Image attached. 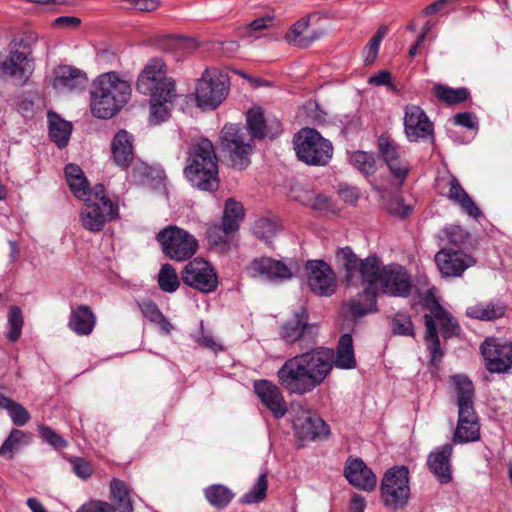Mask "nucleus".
<instances>
[{"label": "nucleus", "mask_w": 512, "mask_h": 512, "mask_svg": "<svg viewBox=\"0 0 512 512\" xmlns=\"http://www.w3.org/2000/svg\"><path fill=\"white\" fill-rule=\"evenodd\" d=\"M174 99H157L150 97V122L153 124H159L165 121L169 116V107Z\"/></svg>", "instance_id": "nucleus-47"}, {"label": "nucleus", "mask_w": 512, "mask_h": 512, "mask_svg": "<svg viewBox=\"0 0 512 512\" xmlns=\"http://www.w3.org/2000/svg\"><path fill=\"white\" fill-rule=\"evenodd\" d=\"M81 24V20L75 16H60L56 18L53 25L61 28H77Z\"/></svg>", "instance_id": "nucleus-61"}, {"label": "nucleus", "mask_w": 512, "mask_h": 512, "mask_svg": "<svg viewBox=\"0 0 512 512\" xmlns=\"http://www.w3.org/2000/svg\"><path fill=\"white\" fill-rule=\"evenodd\" d=\"M157 240L164 254L172 260L185 261L198 249V242L193 235L177 226H169L157 234Z\"/></svg>", "instance_id": "nucleus-11"}, {"label": "nucleus", "mask_w": 512, "mask_h": 512, "mask_svg": "<svg viewBox=\"0 0 512 512\" xmlns=\"http://www.w3.org/2000/svg\"><path fill=\"white\" fill-rule=\"evenodd\" d=\"M381 501L390 510L405 507L410 497L409 470L406 466L388 469L380 484Z\"/></svg>", "instance_id": "nucleus-9"}, {"label": "nucleus", "mask_w": 512, "mask_h": 512, "mask_svg": "<svg viewBox=\"0 0 512 512\" xmlns=\"http://www.w3.org/2000/svg\"><path fill=\"white\" fill-rule=\"evenodd\" d=\"M506 306L497 302H479L466 309L469 318L481 321H493L504 316Z\"/></svg>", "instance_id": "nucleus-34"}, {"label": "nucleus", "mask_w": 512, "mask_h": 512, "mask_svg": "<svg viewBox=\"0 0 512 512\" xmlns=\"http://www.w3.org/2000/svg\"><path fill=\"white\" fill-rule=\"evenodd\" d=\"M297 436L303 440H315L326 437L329 433L328 425L317 415L302 411L293 421Z\"/></svg>", "instance_id": "nucleus-29"}, {"label": "nucleus", "mask_w": 512, "mask_h": 512, "mask_svg": "<svg viewBox=\"0 0 512 512\" xmlns=\"http://www.w3.org/2000/svg\"><path fill=\"white\" fill-rule=\"evenodd\" d=\"M445 235L452 245L461 247L466 244L469 234L459 225H451L445 229Z\"/></svg>", "instance_id": "nucleus-50"}, {"label": "nucleus", "mask_w": 512, "mask_h": 512, "mask_svg": "<svg viewBox=\"0 0 512 512\" xmlns=\"http://www.w3.org/2000/svg\"><path fill=\"white\" fill-rule=\"evenodd\" d=\"M296 357L314 388L320 386L332 371L334 351L330 348L317 347Z\"/></svg>", "instance_id": "nucleus-12"}, {"label": "nucleus", "mask_w": 512, "mask_h": 512, "mask_svg": "<svg viewBox=\"0 0 512 512\" xmlns=\"http://www.w3.org/2000/svg\"><path fill=\"white\" fill-rule=\"evenodd\" d=\"M204 495L210 505L216 509L226 507L233 499L234 493L222 484H213L205 488Z\"/></svg>", "instance_id": "nucleus-39"}, {"label": "nucleus", "mask_w": 512, "mask_h": 512, "mask_svg": "<svg viewBox=\"0 0 512 512\" xmlns=\"http://www.w3.org/2000/svg\"><path fill=\"white\" fill-rule=\"evenodd\" d=\"M366 507L365 499L361 495L355 494L350 501L349 512H364Z\"/></svg>", "instance_id": "nucleus-64"}, {"label": "nucleus", "mask_w": 512, "mask_h": 512, "mask_svg": "<svg viewBox=\"0 0 512 512\" xmlns=\"http://www.w3.org/2000/svg\"><path fill=\"white\" fill-rule=\"evenodd\" d=\"M318 326L308 323V312L300 307L281 327L280 335L287 343L299 341L301 349H307L315 343L318 335Z\"/></svg>", "instance_id": "nucleus-14"}, {"label": "nucleus", "mask_w": 512, "mask_h": 512, "mask_svg": "<svg viewBox=\"0 0 512 512\" xmlns=\"http://www.w3.org/2000/svg\"><path fill=\"white\" fill-rule=\"evenodd\" d=\"M243 216L244 210L242 205L231 198L227 199L225 202L222 225L214 224L211 225L207 230V237L209 241L219 242L221 240V238L216 239L214 237L217 232L224 234H231L235 232L238 229L239 223L242 221Z\"/></svg>", "instance_id": "nucleus-28"}, {"label": "nucleus", "mask_w": 512, "mask_h": 512, "mask_svg": "<svg viewBox=\"0 0 512 512\" xmlns=\"http://www.w3.org/2000/svg\"><path fill=\"white\" fill-rule=\"evenodd\" d=\"M158 284L161 290L168 293L175 292L178 289L180 280L172 265L168 263L162 265L158 274Z\"/></svg>", "instance_id": "nucleus-43"}, {"label": "nucleus", "mask_w": 512, "mask_h": 512, "mask_svg": "<svg viewBox=\"0 0 512 512\" xmlns=\"http://www.w3.org/2000/svg\"><path fill=\"white\" fill-rule=\"evenodd\" d=\"M136 89L155 100L176 97L175 83L167 77V67L161 58H152L145 64L138 76Z\"/></svg>", "instance_id": "nucleus-7"}, {"label": "nucleus", "mask_w": 512, "mask_h": 512, "mask_svg": "<svg viewBox=\"0 0 512 512\" xmlns=\"http://www.w3.org/2000/svg\"><path fill=\"white\" fill-rule=\"evenodd\" d=\"M118 217V207L112 201L87 202L80 212L82 226L93 233L101 231L105 224Z\"/></svg>", "instance_id": "nucleus-18"}, {"label": "nucleus", "mask_w": 512, "mask_h": 512, "mask_svg": "<svg viewBox=\"0 0 512 512\" xmlns=\"http://www.w3.org/2000/svg\"><path fill=\"white\" fill-rule=\"evenodd\" d=\"M140 309L143 315L151 322L156 323L161 317L163 313L159 310L157 305L152 301H144L140 304Z\"/></svg>", "instance_id": "nucleus-57"}, {"label": "nucleus", "mask_w": 512, "mask_h": 512, "mask_svg": "<svg viewBox=\"0 0 512 512\" xmlns=\"http://www.w3.org/2000/svg\"><path fill=\"white\" fill-rule=\"evenodd\" d=\"M340 195L345 202L350 204L356 203L359 198L358 190L355 187L341 186Z\"/></svg>", "instance_id": "nucleus-63"}, {"label": "nucleus", "mask_w": 512, "mask_h": 512, "mask_svg": "<svg viewBox=\"0 0 512 512\" xmlns=\"http://www.w3.org/2000/svg\"><path fill=\"white\" fill-rule=\"evenodd\" d=\"M39 432L41 438L53 447L63 448L66 446L65 440L60 435L55 433L51 428L47 426H41L39 428Z\"/></svg>", "instance_id": "nucleus-54"}, {"label": "nucleus", "mask_w": 512, "mask_h": 512, "mask_svg": "<svg viewBox=\"0 0 512 512\" xmlns=\"http://www.w3.org/2000/svg\"><path fill=\"white\" fill-rule=\"evenodd\" d=\"M297 158L307 165L325 166L333 155L331 142L313 128H304L294 137Z\"/></svg>", "instance_id": "nucleus-8"}, {"label": "nucleus", "mask_w": 512, "mask_h": 512, "mask_svg": "<svg viewBox=\"0 0 512 512\" xmlns=\"http://www.w3.org/2000/svg\"><path fill=\"white\" fill-rule=\"evenodd\" d=\"M246 122L250 136L236 124H226L221 131L222 148L228 153L233 167L238 169H245L251 163L250 156L254 150L252 139L274 138L281 132L280 122L275 118H265L260 107L248 110Z\"/></svg>", "instance_id": "nucleus-2"}, {"label": "nucleus", "mask_w": 512, "mask_h": 512, "mask_svg": "<svg viewBox=\"0 0 512 512\" xmlns=\"http://www.w3.org/2000/svg\"><path fill=\"white\" fill-rule=\"evenodd\" d=\"M333 366L344 370L354 369L356 367L353 340L350 334H343L340 337L336 352H334Z\"/></svg>", "instance_id": "nucleus-35"}, {"label": "nucleus", "mask_w": 512, "mask_h": 512, "mask_svg": "<svg viewBox=\"0 0 512 512\" xmlns=\"http://www.w3.org/2000/svg\"><path fill=\"white\" fill-rule=\"evenodd\" d=\"M303 205L309 206L314 210H326L329 208V198L322 194L307 193V197L301 199Z\"/></svg>", "instance_id": "nucleus-52"}, {"label": "nucleus", "mask_w": 512, "mask_h": 512, "mask_svg": "<svg viewBox=\"0 0 512 512\" xmlns=\"http://www.w3.org/2000/svg\"><path fill=\"white\" fill-rule=\"evenodd\" d=\"M113 160L119 167L126 168L134 159L133 136L126 130H120L112 140Z\"/></svg>", "instance_id": "nucleus-31"}, {"label": "nucleus", "mask_w": 512, "mask_h": 512, "mask_svg": "<svg viewBox=\"0 0 512 512\" xmlns=\"http://www.w3.org/2000/svg\"><path fill=\"white\" fill-rule=\"evenodd\" d=\"M456 1L457 0H437V1L429 4L428 6H426L425 9L422 11V14L424 16H428V15H431L434 13L441 12L447 4L453 3Z\"/></svg>", "instance_id": "nucleus-62"}, {"label": "nucleus", "mask_w": 512, "mask_h": 512, "mask_svg": "<svg viewBox=\"0 0 512 512\" xmlns=\"http://www.w3.org/2000/svg\"><path fill=\"white\" fill-rule=\"evenodd\" d=\"M352 286L351 284H348ZM358 285H364L362 293H358L353 299H351L346 306L349 308L350 313L354 317H361L367 313L376 311V289L370 283H358Z\"/></svg>", "instance_id": "nucleus-30"}, {"label": "nucleus", "mask_w": 512, "mask_h": 512, "mask_svg": "<svg viewBox=\"0 0 512 512\" xmlns=\"http://www.w3.org/2000/svg\"><path fill=\"white\" fill-rule=\"evenodd\" d=\"M96 322L95 315L86 305L78 306L71 310L68 327L79 336L91 334Z\"/></svg>", "instance_id": "nucleus-33"}, {"label": "nucleus", "mask_w": 512, "mask_h": 512, "mask_svg": "<svg viewBox=\"0 0 512 512\" xmlns=\"http://www.w3.org/2000/svg\"><path fill=\"white\" fill-rule=\"evenodd\" d=\"M229 83L226 75L216 69L205 70L196 86V101L200 108L215 109L228 94Z\"/></svg>", "instance_id": "nucleus-10"}, {"label": "nucleus", "mask_w": 512, "mask_h": 512, "mask_svg": "<svg viewBox=\"0 0 512 512\" xmlns=\"http://www.w3.org/2000/svg\"><path fill=\"white\" fill-rule=\"evenodd\" d=\"M183 173L194 188L201 191H215L218 188V157L210 140L202 138L192 143Z\"/></svg>", "instance_id": "nucleus-3"}, {"label": "nucleus", "mask_w": 512, "mask_h": 512, "mask_svg": "<svg viewBox=\"0 0 512 512\" xmlns=\"http://www.w3.org/2000/svg\"><path fill=\"white\" fill-rule=\"evenodd\" d=\"M29 55V51L11 49L8 56L0 61V77L16 85H24L34 70V62Z\"/></svg>", "instance_id": "nucleus-15"}, {"label": "nucleus", "mask_w": 512, "mask_h": 512, "mask_svg": "<svg viewBox=\"0 0 512 512\" xmlns=\"http://www.w3.org/2000/svg\"><path fill=\"white\" fill-rule=\"evenodd\" d=\"M73 194L80 200L89 201L90 196L89 186L85 176L77 178L75 181H67Z\"/></svg>", "instance_id": "nucleus-53"}, {"label": "nucleus", "mask_w": 512, "mask_h": 512, "mask_svg": "<svg viewBox=\"0 0 512 512\" xmlns=\"http://www.w3.org/2000/svg\"><path fill=\"white\" fill-rule=\"evenodd\" d=\"M388 29L386 26H380L377 32L373 35L370 41L363 49V58L366 65L372 64L378 55L379 47L383 38L387 35Z\"/></svg>", "instance_id": "nucleus-45"}, {"label": "nucleus", "mask_w": 512, "mask_h": 512, "mask_svg": "<svg viewBox=\"0 0 512 512\" xmlns=\"http://www.w3.org/2000/svg\"><path fill=\"white\" fill-rule=\"evenodd\" d=\"M277 375L280 385L291 394L304 395L315 389L296 356L287 359Z\"/></svg>", "instance_id": "nucleus-16"}, {"label": "nucleus", "mask_w": 512, "mask_h": 512, "mask_svg": "<svg viewBox=\"0 0 512 512\" xmlns=\"http://www.w3.org/2000/svg\"><path fill=\"white\" fill-rule=\"evenodd\" d=\"M430 314L424 315L425 336L427 348L431 355V365L437 367L443 357L440 340L435 322L440 325L444 338H450L458 334L459 325L435 299L428 302Z\"/></svg>", "instance_id": "nucleus-6"}, {"label": "nucleus", "mask_w": 512, "mask_h": 512, "mask_svg": "<svg viewBox=\"0 0 512 512\" xmlns=\"http://www.w3.org/2000/svg\"><path fill=\"white\" fill-rule=\"evenodd\" d=\"M394 334L402 336H414V328L410 317L405 314H397L392 320Z\"/></svg>", "instance_id": "nucleus-49"}, {"label": "nucleus", "mask_w": 512, "mask_h": 512, "mask_svg": "<svg viewBox=\"0 0 512 512\" xmlns=\"http://www.w3.org/2000/svg\"><path fill=\"white\" fill-rule=\"evenodd\" d=\"M308 27V19L297 21L285 34V40L294 46L301 48L309 47L315 40L321 37V33L314 31L310 36H304L303 34L307 31Z\"/></svg>", "instance_id": "nucleus-36"}, {"label": "nucleus", "mask_w": 512, "mask_h": 512, "mask_svg": "<svg viewBox=\"0 0 512 512\" xmlns=\"http://www.w3.org/2000/svg\"><path fill=\"white\" fill-rule=\"evenodd\" d=\"M77 512H114V508L107 502L92 501L82 505Z\"/></svg>", "instance_id": "nucleus-58"}, {"label": "nucleus", "mask_w": 512, "mask_h": 512, "mask_svg": "<svg viewBox=\"0 0 512 512\" xmlns=\"http://www.w3.org/2000/svg\"><path fill=\"white\" fill-rule=\"evenodd\" d=\"M247 271L250 276L267 281H284L293 277V272L286 263L270 257L254 259Z\"/></svg>", "instance_id": "nucleus-23"}, {"label": "nucleus", "mask_w": 512, "mask_h": 512, "mask_svg": "<svg viewBox=\"0 0 512 512\" xmlns=\"http://www.w3.org/2000/svg\"><path fill=\"white\" fill-rule=\"evenodd\" d=\"M279 231V223L276 220L269 218H260L256 220L252 227L254 236L267 245L271 244L272 238H274Z\"/></svg>", "instance_id": "nucleus-40"}, {"label": "nucleus", "mask_w": 512, "mask_h": 512, "mask_svg": "<svg viewBox=\"0 0 512 512\" xmlns=\"http://www.w3.org/2000/svg\"><path fill=\"white\" fill-rule=\"evenodd\" d=\"M268 489L267 474H260L253 487L241 497V503H258L265 499Z\"/></svg>", "instance_id": "nucleus-44"}, {"label": "nucleus", "mask_w": 512, "mask_h": 512, "mask_svg": "<svg viewBox=\"0 0 512 512\" xmlns=\"http://www.w3.org/2000/svg\"><path fill=\"white\" fill-rule=\"evenodd\" d=\"M452 452L453 444L446 443L436 447L428 455L427 465L441 484H447L452 480V466L450 462Z\"/></svg>", "instance_id": "nucleus-27"}, {"label": "nucleus", "mask_w": 512, "mask_h": 512, "mask_svg": "<svg viewBox=\"0 0 512 512\" xmlns=\"http://www.w3.org/2000/svg\"><path fill=\"white\" fill-rule=\"evenodd\" d=\"M131 85L115 72L99 75L92 84L91 113L100 119L113 117L130 99Z\"/></svg>", "instance_id": "nucleus-4"}, {"label": "nucleus", "mask_w": 512, "mask_h": 512, "mask_svg": "<svg viewBox=\"0 0 512 512\" xmlns=\"http://www.w3.org/2000/svg\"><path fill=\"white\" fill-rule=\"evenodd\" d=\"M337 263L344 269V280L351 285L370 283L375 289L396 297H407L411 291L410 277L399 265L382 266L375 256L359 259L350 247L337 250Z\"/></svg>", "instance_id": "nucleus-1"}, {"label": "nucleus", "mask_w": 512, "mask_h": 512, "mask_svg": "<svg viewBox=\"0 0 512 512\" xmlns=\"http://www.w3.org/2000/svg\"><path fill=\"white\" fill-rule=\"evenodd\" d=\"M73 472L82 479H87L92 475L90 464L82 458H74L70 461Z\"/></svg>", "instance_id": "nucleus-56"}, {"label": "nucleus", "mask_w": 512, "mask_h": 512, "mask_svg": "<svg viewBox=\"0 0 512 512\" xmlns=\"http://www.w3.org/2000/svg\"><path fill=\"white\" fill-rule=\"evenodd\" d=\"M435 262L443 277H459L475 264L472 256L459 249L443 248L435 255Z\"/></svg>", "instance_id": "nucleus-19"}, {"label": "nucleus", "mask_w": 512, "mask_h": 512, "mask_svg": "<svg viewBox=\"0 0 512 512\" xmlns=\"http://www.w3.org/2000/svg\"><path fill=\"white\" fill-rule=\"evenodd\" d=\"M436 96L447 104H456L466 100L469 92L466 88L452 89L443 85L435 86Z\"/></svg>", "instance_id": "nucleus-46"}, {"label": "nucleus", "mask_w": 512, "mask_h": 512, "mask_svg": "<svg viewBox=\"0 0 512 512\" xmlns=\"http://www.w3.org/2000/svg\"><path fill=\"white\" fill-rule=\"evenodd\" d=\"M481 353L490 372H512V345L500 344L495 340H486L481 345Z\"/></svg>", "instance_id": "nucleus-20"}, {"label": "nucleus", "mask_w": 512, "mask_h": 512, "mask_svg": "<svg viewBox=\"0 0 512 512\" xmlns=\"http://www.w3.org/2000/svg\"><path fill=\"white\" fill-rule=\"evenodd\" d=\"M448 187V199L454 204H457L464 213L474 219H478L482 216L481 210L476 206L472 198L455 177L449 179Z\"/></svg>", "instance_id": "nucleus-32"}, {"label": "nucleus", "mask_w": 512, "mask_h": 512, "mask_svg": "<svg viewBox=\"0 0 512 512\" xmlns=\"http://www.w3.org/2000/svg\"><path fill=\"white\" fill-rule=\"evenodd\" d=\"M458 405V421L452 444H466L480 439V424L473 406L474 387L466 376L453 377Z\"/></svg>", "instance_id": "nucleus-5"}, {"label": "nucleus", "mask_w": 512, "mask_h": 512, "mask_svg": "<svg viewBox=\"0 0 512 512\" xmlns=\"http://www.w3.org/2000/svg\"><path fill=\"white\" fill-rule=\"evenodd\" d=\"M378 149L394 178L395 185L397 187L402 186L410 168L408 163L401 158L399 147L390 138L380 136Z\"/></svg>", "instance_id": "nucleus-21"}, {"label": "nucleus", "mask_w": 512, "mask_h": 512, "mask_svg": "<svg viewBox=\"0 0 512 512\" xmlns=\"http://www.w3.org/2000/svg\"><path fill=\"white\" fill-rule=\"evenodd\" d=\"M310 290L319 296H331L337 288L336 275L322 260H310L305 265Z\"/></svg>", "instance_id": "nucleus-17"}, {"label": "nucleus", "mask_w": 512, "mask_h": 512, "mask_svg": "<svg viewBox=\"0 0 512 512\" xmlns=\"http://www.w3.org/2000/svg\"><path fill=\"white\" fill-rule=\"evenodd\" d=\"M110 494L114 512H133L130 490L124 481L113 479L110 483Z\"/></svg>", "instance_id": "nucleus-37"}, {"label": "nucleus", "mask_w": 512, "mask_h": 512, "mask_svg": "<svg viewBox=\"0 0 512 512\" xmlns=\"http://www.w3.org/2000/svg\"><path fill=\"white\" fill-rule=\"evenodd\" d=\"M254 391L275 418H282L286 414L287 405L277 385L268 380H259L254 383Z\"/></svg>", "instance_id": "nucleus-25"}, {"label": "nucleus", "mask_w": 512, "mask_h": 512, "mask_svg": "<svg viewBox=\"0 0 512 512\" xmlns=\"http://www.w3.org/2000/svg\"><path fill=\"white\" fill-rule=\"evenodd\" d=\"M2 401L5 404L3 409L8 411L9 416L15 425L23 426L29 421L30 415L22 405L11 400L10 398L2 399Z\"/></svg>", "instance_id": "nucleus-48"}, {"label": "nucleus", "mask_w": 512, "mask_h": 512, "mask_svg": "<svg viewBox=\"0 0 512 512\" xmlns=\"http://www.w3.org/2000/svg\"><path fill=\"white\" fill-rule=\"evenodd\" d=\"M404 129L410 142L425 140L433 137V124L425 112L416 105L405 108Z\"/></svg>", "instance_id": "nucleus-22"}, {"label": "nucleus", "mask_w": 512, "mask_h": 512, "mask_svg": "<svg viewBox=\"0 0 512 512\" xmlns=\"http://www.w3.org/2000/svg\"><path fill=\"white\" fill-rule=\"evenodd\" d=\"M344 476L352 486L363 491H373L377 484L376 475L361 458L346 460Z\"/></svg>", "instance_id": "nucleus-24"}, {"label": "nucleus", "mask_w": 512, "mask_h": 512, "mask_svg": "<svg viewBox=\"0 0 512 512\" xmlns=\"http://www.w3.org/2000/svg\"><path fill=\"white\" fill-rule=\"evenodd\" d=\"M25 434L23 431L18 429H13L10 432L8 438L4 441L2 446L0 447V455L11 458L12 452L17 448L18 444L24 438Z\"/></svg>", "instance_id": "nucleus-51"}, {"label": "nucleus", "mask_w": 512, "mask_h": 512, "mask_svg": "<svg viewBox=\"0 0 512 512\" xmlns=\"http://www.w3.org/2000/svg\"><path fill=\"white\" fill-rule=\"evenodd\" d=\"M49 136L51 140L59 147L64 148L72 132V124L53 112L48 113Z\"/></svg>", "instance_id": "nucleus-38"}, {"label": "nucleus", "mask_w": 512, "mask_h": 512, "mask_svg": "<svg viewBox=\"0 0 512 512\" xmlns=\"http://www.w3.org/2000/svg\"><path fill=\"white\" fill-rule=\"evenodd\" d=\"M88 83L86 73L70 65H61L54 70L53 87L59 92L82 91Z\"/></svg>", "instance_id": "nucleus-26"}, {"label": "nucleus", "mask_w": 512, "mask_h": 512, "mask_svg": "<svg viewBox=\"0 0 512 512\" xmlns=\"http://www.w3.org/2000/svg\"><path fill=\"white\" fill-rule=\"evenodd\" d=\"M8 333L7 338L10 342H16L22 333L24 318L21 309L18 306H11L7 316Z\"/></svg>", "instance_id": "nucleus-42"}, {"label": "nucleus", "mask_w": 512, "mask_h": 512, "mask_svg": "<svg viewBox=\"0 0 512 512\" xmlns=\"http://www.w3.org/2000/svg\"><path fill=\"white\" fill-rule=\"evenodd\" d=\"M454 122L459 126H463L469 129H476L478 127V122L475 120V117L468 112L456 114L454 116Z\"/></svg>", "instance_id": "nucleus-59"}, {"label": "nucleus", "mask_w": 512, "mask_h": 512, "mask_svg": "<svg viewBox=\"0 0 512 512\" xmlns=\"http://www.w3.org/2000/svg\"><path fill=\"white\" fill-rule=\"evenodd\" d=\"M130 7L141 12H151L158 8L157 0H129Z\"/></svg>", "instance_id": "nucleus-60"}, {"label": "nucleus", "mask_w": 512, "mask_h": 512, "mask_svg": "<svg viewBox=\"0 0 512 512\" xmlns=\"http://www.w3.org/2000/svg\"><path fill=\"white\" fill-rule=\"evenodd\" d=\"M182 282L201 293H212L217 289L218 276L212 265L203 258L188 262L181 271Z\"/></svg>", "instance_id": "nucleus-13"}, {"label": "nucleus", "mask_w": 512, "mask_h": 512, "mask_svg": "<svg viewBox=\"0 0 512 512\" xmlns=\"http://www.w3.org/2000/svg\"><path fill=\"white\" fill-rule=\"evenodd\" d=\"M195 341L199 345L208 348L214 352H218L223 349L222 345L219 342H217L210 333L205 332L202 328L199 331V333L195 336Z\"/></svg>", "instance_id": "nucleus-55"}, {"label": "nucleus", "mask_w": 512, "mask_h": 512, "mask_svg": "<svg viewBox=\"0 0 512 512\" xmlns=\"http://www.w3.org/2000/svg\"><path fill=\"white\" fill-rule=\"evenodd\" d=\"M350 163L363 175L370 176L376 172L374 155L365 151H356L350 155Z\"/></svg>", "instance_id": "nucleus-41"}]
</instances>
